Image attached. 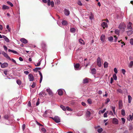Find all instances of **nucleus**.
Segmentation results:
<instances>
[{
    "instance_id": "obj_43",
    "label": "nucleus",
    "mask_w": 133,
    "mask_h": 133,
    "mask_svg": "<svg viewBox=\"0 0 133 133\" xmlns=\"http://www.w3.org/2000/svg\"><path fill=\"white\" fill-rule=\"evenodd\" d=\"M6 3L10 5L11 7H12L14 6L13 4L9 1H7Z\"/></svg>"
},
{
    "instance_id": "obj_19",
    "label": "nucleus",
    "mask_w": 133,
    "mask_h": 133,
    "mask_svg": "<svg viewBox=\"0 0 133 133\" xmlns=\"http://www.w3.org/2000/svg\"><path fill=\"white\" fill-rule=\"evenodd\" d=\"M38 72H39V74L40 76V78L39 82H40V83H41V82H42V80L43 76H42V73H41V71H38Z\"/></svg>"
},
{
    "instance_id": "obj_5",
    "label": "nucleus",
    "mask_w": 133,
    "mask_h": 133,
    "mask_svg": "<svg viewBox=\"0 0 133 133\" xmlns=\"http://www.w3.org/2000/svg\"><path fill=\"white\" fill-rule=\"evenodd\" d=\"M54 120L56 123H58L60 122V119L57 116H55L54 117Z\"/></svg>"
},
{
    "instance_id": "obj_34",
    "label": "nucleus",
    "mask_w": 133,
    "mask_h": 133,
    "mask_svg": "<svg viewBox=\"0 0 133 133\" xmlns=\"http://www.w3.org/2000/svg\"><path fill=\"white\" fill-rule=\"evenodd\" d=\"M80 66L79 64L77 63L74 65V67L76 69H78Z\"/></svg>"
},
{
    "instance_id": "obj_16",
    "label": "nucleus",
    "mask_w": 133,
    "mask_h": 133,
    "mask_svg": "<svg viewBox=\"0 0 133 133\" xmlns=\"http://www.w3.org/2000/svg\"><path fill=\"white\" fill-rule=\"evenodd\" d=\"M20 41L26 44L27 43V40L24 38H22L21 39Z\"/></svg>"
},
{
    "instance_id": "obj_56",
    "label": "nucleus",
    "mask_w": 133,
    "mask_h": 133,
    "mask_svg": "<svg viewBox=\"0 0 133 133\" xmlns=\"http://www.w3.org/2000/svg\"><path fill=\"white\" fill-rule=\"evenodd\" d=\"M36 84L35 82H33L32 84V85L31 86V87L32 88H34Z\"/></svg>"
},
{
    "instance_id": "obj_44",
    "label": "nucleus",
    "mask_w": 133,
    "mask_h": 133,
    "mask_svg": "<svg viewBox=\"0 0 133 133\" xmlns=\"http://www.w3.org/2000/svg\"><path fill=\"white\" fill-rule=\"evenodd\" d=\"M111 108L113 110L114 114H115V107L111 106Z\"/></svg>"
},
{
    "instance_id": "obj_57",
    "label": "nucleus",
    "mask_w": 133,
    "mask_h": 133,
    "mask_svg": "<svg viewBox=\"0 0 133 133\" xmlns=\"http://www.w3.org/2000/svg\"><path fill=\"white\" fill-rule=\"evenodd\" d=\"M55 2L58 4H59L60 3V0H55Z\"/></svg>"
},
{
    "instance_id": "obj_6",
    "label": "nucleus",
    "mask_w": 133,
    "mask_h": 133,
    "mask_svg": "<svg viewBox=\"0 0 133 133\" xmlns=\"http://www.w3.org/2000/svg\"><path fill=\"white\" fill-rule=\"evenodd\" d=\"M95 128L97 130L98 132L99 133L103 131V129L102 128L100 127L99 125H97V126L95 127Z\"/></svg>"
},
{
    "instance_id": "obj_25",
    "label": "nucleus",
    "mask_w": 133,
    "mask_h": 133,
    "mask_svg": "<svg viewBox=\"0 0 133 133\" xmlns=\"http://www.w3.org/2000/svg\"><path fill=\"white\" fill-rule=\"evenodd\" d=\"M79 43L82 44L84 45L85 44L84 41L81 39H80L79 40Z\"/></svg>"
},
{
    "instance_id": "obj_26",
    "label": "nucleus",
    "mask_w": 133,
    "mask_h": 133,
    "mask_svg": "<svg viewBox=\"0 0 133 133\" xmlns=\"http://www.w3.org/2000/svg\"><path fill=\"white\" fill-rule=\"evenodd\" d=\"M2 8L3 9H9V7L6 5H3L2 6Z\"/></svg>"
},
{
    "instance_id": "obj_33",
    "label": "nucleus",
    "mask_w": 133,
    "mask_h": 133,
    "mask_svg": "<svg viewBox=\"0 0 133 133\" xmlns=\"http://www.w3.org/2000/svg\"><path fill=\"white\" fill-rule=\"evenodd\" d=\"M106 109L105 108L103 110H100L99 111V114H101V113H103L105 111Z\"/></svg>"
},
{
    "instance_id": "obj_39",
    "label": "nucleus",
    "mask_w": 133,
    "mask_h": 133,
    "mask_svg": "<svg viewBox=\"0 0 133 133\" xmlns=\"http://www.w3.org/2000/svg\"><path fill=\"white\" fill-rule=\"evenodd\" d=\"M113 77L114 79L116 80L117 79V77L116 74H114L113 75Z\"/></svg>"
},
{
    "instance_id": "obj_42",
    "label": "nucleus",
    "mask_w": 133,
    "mask_h": 133,
    "mask_svg": "<svg viewBox=\"0 0 133 133\" xmlns=\"http://www.w3.org/2000/svg\"><path fill=\"white\" fill-rule=\"evenodd\" d=\"M60 107L63 110L65 111L66 110V108L63 105H61L60 106Z\"/></svg>"
},
{
    "instance_id": "obj_38",
    "label": "nucleus",
    "mask_w": 133,
    "mask_h": 133,
    "mask_svg": "<svg viewBox=\"0 0 133 133\" xmlns=\"http://www.w3.org/2000/svg\"><path fill=\"white\" fill-rule=\"evenodd\" d=\"M121 114L122 115L124 116L125 115V112L124 110L122 109L121 110Z\"/></svg>"
},
{
    "instance_id": "obj_52",
    "label": "nucleus",
    "mask_w": 133,
    "mask_h": 133,
    "mask_svg": "<svg viewBox=\"0 0 133 133\" xmlns=\"http://www.w3.org/2000/svg\"><path fill=\"white\" fill-rule=\"evenodd\" d=\"M41 61H40L37 64H35V65L36 66H39L41 64Z\"/></svg>"
},
{
    "instance_id": "obj_63",
    "label": "nucleus",
    "mask_w": 133,
    "mask_h": 133,
    "mask_svg": "<svg viewBox=\"0 0 133 133\" xmlns=\"http://www.w3.org/2000/svg\"><path fill=\"white\" fill-rule=\"evenodd\" d=\"M24 73L26 75H28L29 73V72L27 71H24Z\"/></svg>"
},
{
    "instance_id": "obj_45",
    "label": "nucleus",
    "mask_w": 133,
    "mask_h": 133,
    "mask_svg": "<svg viewBox=\"0 0 133 133\" xmlns=\"http://www.w3.org/2000/svg\"><path fill=\"white\" fill-rule=\"evenodd\" d=\"M87 102L89 104H91L92 103V101L91 99L89 98L88 99Z\"/></svg>"
},
{
    "instance_id": "obj_58",
    "label": "nucleus",
    "mask_w": 133,
    "mask_h": 133,
    "mask_svg": "<svg viewBox=\"0 0 133 133\" xmlns=\"http://www.w3.org/2000/svg\"><path fill=\"white\" fill-rule=\"evenodd\" d=\"M114 71L115 73H116V74L117 73V70L116 68H114Z\"/></svg>"
},
{
    "instance_id": "obj_2",
    "label": "nucleus",
    "mask_w": 133,
    "mask_h": 133,
    "mask_svg": "<svg viewBox=\"0 0 133 133\" xmlns=\"http://www.w3.org/2000/svg\"><path fill=\"white\" fill-rule=\"evenodd\" d=\"M126 27V26L125 24L123 23L120 24L118 26V28L123 32H124L125 31Z\"/></svg>"
},
{
    "instance_id": "obj_60",
    "label": "nucleus",
    "mask_w": 133,
    "mask_h": 133,
    "mask_svg": "<svg viewBox=\"0 0 133 133\" xmlns=\"http://www.w3.org/2000/svg\"><path fill=\"white\" fill-rule=\"evenodd\" d=\"M113 81V79L112 77H111L110 79V83L111 84L112 83Z\"/></svg>"
},
{
    "instance_id": "obj_11",
    "label": "nucleus",
    "mask_w": 133,
    "mask_h": 133,
    "mask_svg": "<svg viewBox=\"0 0 133 133\" xmlns=\"http://www.w3.org/2000/svg\"><path fill=\"white\" fill-rule=\"evenodd\" d=\"M101 26L104 29L105 28V27L107 28L108 26L107 23L105 22H103L102 23Z\"/></svg>"
},
{
    "instance_id": "obj_32",
    "label": "nucleus",
    "mask_w": 133,
    "mask_h": 133,
    "mask_svg": "<svg viewBox=\"0 0 133 133\" xmlns=\"http://www.w3.org/2000/svg\"><path fill=\"white\" fill-rule=\"evenodd\" d=\"M62 24L64 25H66L68 24V23L67 21L65 20H64L62 22Z\"/></svg>"
},
{
    "instance_id": "obj_54",
    "label": "nucleus",
    "mask_w": 133,
    "mask_h": 133,
    "mask_svg": "<svg viewBox=\"0 0 133 133\" xmlns=\"http://www.w3.org/2000/svg\"><path fill=\"white\" fill-rule=\"evenodd\" d=\"M121 119L122 122V123L123 124H124L125 122V119L124 118H121Z\"/></svg>"
},
{
    "instance_id": "obj_24",
    "label": "nucleus",
    "mask_w": 133,
    "mask_h": 133,
    "mask_svg": "<svg viewBox=\"0 0 133 133\" xmlns=\"http://www.w3.org/2000/svg\"><path fill=\"white\" fill-rule=\"evenodd\" d=\"M3 38L5 39V41L7 42H9V41L8 38L6 36L3 35Z\"/></svg>"
},
{
    "instance_id": "obj_41",
    "label": "nucleus",
    "mask_w": 133,
    "mask_h": 133,
    "mask_svg": "<svg viewBox=\"0 0 133 133\" xmlns=\"http://www.w3.org/2000/svg\"><path fill=\"white\" fill-rule=\"evenodd\" d=\"M108 39L109 41H111L113 40V38L112 36H110L108 38Z\"/></svg>"
},
{
    "instance_id": "obj_22",
    "label": "nucleus",
    "mask_w": 133,
    "mask_h": 133,
    "mask_svg": "<svg viewBox=\"0 0 133 133\" xmlns=\"http://www.w3.org/2000/svg\"><path fill=\"white\" fill-rule=\"evenodd\" d=\"M96 69H95L94 68L91 69V72L92 74H95L96 72Z\"/></svg>"
},
{
    "instance_id": "obj_53",
    "label": "nucleus",
    "mask_w": 133,
    "mask_h": 133,
    "mask_svg": "<svg viewBox=\"0 0 133 133\" xmlns=\"http://www.w3.org/2000/svg\"><path fill=\"white\" fill-rule=\"evenodd\" d=\"M77 3L79 5L81 6L82 5V4L81 1H78Z\"/></svg>"
},
{
    "instance_id": "obj_64",
    "label": "nucleus",
    "mask_w": 133,
    "mask_h": 133,
    "mask_svg": "<svg viewBox=\"0 0 133 133\" xmlns=\"http://www.w3.org/2000/svg\"><path fill=\"white\" fill-rule=\"evenodd\" d=\"M28 105L29 106H30L31 105V103L30 101H29L28 102Z\"/></svg>"
},
{
    "instance_id": "obj_30",
    "label": "nucleus",
    "mask_w": 133,
    "mask_h": 133,
    "mask_svg": "<svg viewBox=\"0 0 133 133\" xmlns=\"http://www.w3.org/2000/svg\"><path fill=\"white\" fill-rule=\"evenodd\" d=\"M108 63L107 62H105L104 64V66L105 68H107L108 67Z\"/></svg>"
},
{
    "instance_id": "obj_12",
    "label": "nucleus",
    "mask_w": 133,
    "mask_h": 133,
    "mask_svg": "<svg viewBox=\"0 0 133 133\" xmlns=\"http://www.w3.org/2000/svg\"><path fill=\"white\" fill-rule=\"evenodd\" d=\"M8 64L6 63H4L1 65V67L2 68H4L8 66Z\"/></svg>"
},
{
    "instance_id": "obj_10",
    "label": "nucleus",
    "mask_w": 133,
    "mask_h": 133,
    "mask_svg": "<svg viewBox=\"0 0 133 133\" xmlns=\"http://www.w3.org/2000/svg\"><path fill=\"white\" fill-rule=\"evenodd\" d=\"M112 122L114 124H118V121L116 118H114L112 119Z\"/></svg>"
},
{
    "instance_id": "obj_13",
    "label": "nucleus",
    "mask_w": 133,
    "mask_h": 133,
    "mask_svg": "<svg viewBox=\"0 0 133 133\" xmlns=\"http://www.w3.org/2000/svg\"><path fill=\"white\" fill-rule=\"evenodd\" d=\"M127 34L128 36H130L133 33V30H130L127 31Z\"/></svg>"
},
{
    "instance_id": "obj_49",
    "label": "nucleus",
    "mask_w": 133,
    "mask_h": 133,
    "mask_svg": "<svg viewBox=\"0 0 133 133\" xmlns=\"http://www.w3.org/2000/svg\"><path fill=\"white\" fill-rule=\"evenodd\" d=\"M90 62H89V61H87V63H86L85 66L87 67L88 65L90 64Z\"/></svg>"
},
{
    "instance_id": "obj_40",
    "label": "nucleus",
    "mask_w": 133,
    "mask_h": 133,
    "mask_svg": "<svg viewBox=\"0 0 133 133\" xmlns=\"http://www.w3.org/2000/svg\"><path fill=\"white\" fill-rule=\"evenodd\" d=\"M48 131L49 133H55L54 132L53 130L52 129H49L48 130Z\"/></svg>"
},
{
    "instance_id": "obj_27",
    "label": "nucleus",
    "mask_w": 133,
    "mask_h": 133,
    "mask_svg": "<svg viewBox=\"0 0 133 133\" xmlns=\"http://www.w3.org/2000/svg\"><path fill=\"white\" fill-rule=\"evenodd\" d=\"M91 114V112L89 111H88L86 112V116L87 117H89Z\"/></svg>"
},
{
    "instance_id": "obj_29",
    "label": "nucleus",
    "mask_w": 133,
    "mask_h": 133,
    "mask_svg": "<svg viewBox=\"0 0 133 133\" xmlns=\"http://www.w3.org/2000/svg\"><path fill=\"white\" fill-rule=\"evenodd\" d=\"M70 30L71 32L74 33L75 32L76 29L75 28H70Z\"/></svg>"
},
{
    "instance_id": "obj_23",
    "label": "nucleus",
    "mask_w": 133,
    "mask_h": 133,
    "mask_svg": "<svg viewBox=\"0 0 133 133\" xmlns=\"http://www.w3.org/2000/svg\"><path fill=\"white\" fill-rule=\"evenodd\" d=\"M58 95H62L63 94V91L61 89H59L58 90Z\"/></svg>"
},
{
    "instance_id": "obj_62",
    "label": "nucleus",
    "mask_w": 133,
    "mask_h": 133,
    "mask_svg": "<svg viewBox=\"0 0 133 133\" xmlns=\"http://www.w3.org/2000/svg\"><path fill=\"white\" fill-rule=\"evenodd\" d=\"M110 101V99L108 98L107 99V101L105 102L106 104H107Z\"/></svg>"
},
{
    "instance_id": "obj_35",
    "label": "nucleus",
    "mask_w": 133,
    "mask_h": 133,
    "mask_svg": "<svg viewBox=\"0 0 133 133\" xmlns=\"http://www.w3.org/2000/svg\"><path fill=\"white\" fill-rule=\"evenodd\" d=\"M41 69V68H36L33 69V71L35 72H37L38 70Z\"/></svg>"
},
{
    "instance_id": "obj_48",
    "label": "nucleus",
    "mask_w": 133,
    "mask_h": 133,
    "mask_svg": "<svg viewBox=\"0 0 133 133\" xmlns=\"http://www.w3.org/2000/svg\"><path fill=\"white\" fill-rule=\"evenodd\" d=\"M45 95L46 94H45V92L44 91H42L41 92H40L39 94V95Z\"/></svg>"
},
{
    "instance_id": "obj_61",
    "label": "nucleus",
    "mask_w": 133,
    "mask_h": 133,
    "mask_svg": "<svg viewBox=\"0 0 133 133\" xmlns=\"http://www.w3.org/2000/svg\"><path fill=\"white\" fill-rule=\"evenodd\" d=\"M3 47L4 48V49L5 51H7L8 50V48L5 45H4L3 46Z\"/></svg>"
},
{
    "instance_id": "obj_59",
    "label": "nucleus",
    "mask_w": 133,
    "mask_h": 133,
    "mask_svg": "<svg viewBox=\"0 0 133 133\" xmlns=\"http://www.w3.org/2000/svg\"><path fill=\"white\" fill-rule=\"evenodd\" d=\"M82 104L83 106H85L86 105V103L83 102H82Z\"/></svg>"
},
{
    "instance_id": "obj_15",
    "label": "nucleus",
    "mask_w": 133,
    "mask_h": 133,
    "mask_svg": "<svg viewBox=\"0 0 133 133\" xmlns=\"http://www.w3.org/2000/svg\"><path fill=\"white\" fill-rule=\"evenodd\" d=\"M3 54L4 55V56L5 57H6V58L8 59H10V60H11L10 58L8 56V55L5 52H4L3 53Z\"/></svg>"
},
{
    "instance_id": "obj_46",
    "label": "nucleus",
    "mask_w": 133,
    "mask_h": 133,
    "mask_svg": "<svg viewBox=\"0 0 133 133\" xmlns=\"http://www.w3.org/2000/svg\"><path fill=\"white\" fill-rule=\"evenodd\" d=\"M4 117L6 119H8L9 117L8 115H5L4 116Z\"/></svg>"
},
{
    "instance_id": "obj_7",
    "label": "nucleus",
    "mask_w": 133,
    "mask_h": 133,
    "mask_svg": "<svg viewBox=\"0 0 133 133\" xmlns=\"http://www.w3.org/2000/svg\"><path fill=\"white\" fill-rule=\"evenodd\" d=\"M30 81H33L34 80V77L33 75L31 74H29L28 75Z\"/></svg>"
},
{
    "instance_id": "obj_3",
    "label": "nucleus",
    "mask_w": 133,
    "mask_h": 133,
    "mask_svg": "<svg viewBox=\"0 0 133 133\" xmlns=\"http://www.w3.org/2000/svg\"><path fill=\"white\" fill-rule=\"evenodd\" d=\"M97 64L99 67H101L102 66V62L101 58L99 57H98L97 60Z\"/></svg>"
},
{
    "instance_id": "obj_14",
    "label": "nucleus",
    "mask_w": 133,
    "mask_h": 133,
    "mask_svg": "<svg viewBox=\"0 0 133 133\" xmlns=\"http://www.w3.org/2000/svg\"><path fill=\"white\" fill-rule=\"evenodd\" d=\"M64 13L66 15L68 16L70 14V12L68 10L65 9L64 10Z\"/></svg>"
},
{
    "instance_id": "obj_8",
    "label": "nucleus",
    "mask_w": 133,
    "mask_h": 133,
    "mask_svg": "<svg viewBox=\"0 0 133 133\" xmlns=\"http://www.w3.org/2000/svg\"><path fill=\"white\" fill-rule=\"evenodd\" d=\"M132 23L129 22L127 25V29L128 30H132V28L131 27Z\"/></svg>"
},
{
    "instance_id": "obj_28",
    "label": "nucleus",
    "mask_w": 133,
    "mask_h": 133,
    "mask_svg": "<svg viewBox=\"0 0 133 133\" xmlns=\"http://www.w3.org/2000/svg\"><path fill=\"white\" fill-rule=\"evenodd\" d=\"M128 102L129 103H130L131 102L132 100V97L130 95L128 96Z\"/></svg>"
},
{
    "instance_id": "obj_20",
    "label": "nucleus",
    "mask_w": 133,
    "mask_h": 133,
    "mask_svg": "<svg viewBox=\"0 0 133 133\" xmlns=\"http://www.w3.org/2000/svg\"><path fill=\"white\" fill-rule=\"evenodd\" d=\"M89 79L87 78H85L83 80V83L84 84L88 83L89 82Z\"/></svg>"
},
{
    "instance_id": "obj_17",
    "label": "nucleus",
    "mask_w": 133,
    "mask_h": 133,
    "mask_svg": "<svg viewBox=\"0 0 133 133\" xmlns=\"http://www.w3.org/2000/svg\"><path fill=\"white\" fill-rule=\"evenodd\" d=\"M127 119L129 121L132 120L133 119V113H132V115H130L128 117Z\"/></svg>"
},
{
    "instance_id": "obj_4",
    "label": "nucleus",
    "mask_w": 133,
    "mask_h": 133,
    "mask_svg": "<svg viewBox=\"0 0 133 133\" xmlns=\"http://www.w3.org/2000/svg\"><path fill=\"white\" fill-rule=\"evenodd\" d=\"M40 125V126L39 127V129H40L42 133H48L46 132V129L44 128L42 126H43V125Z\"/></svg>"
},
{
    "instance_id": "obj_9",
    "label": "nucleus",
    "mask_w": 133,
    "mask_h": 133,
    "mask_svg": "<svg viewBox=\"0 0 133 133\" xmlns=\"http://www.w3.org/2000/svg\"><path fill=\"white\" fill-rule=\"evenodd\" d=\"M119 109H122L123 107L122 102V100H120L118 103Z\"/></svg>"
},
{
    "instance_id": "obj_50",
    "label": "nucleus",
    "mask_w": 133,
    "mask_h": 133,
    "mask_svg": "<svg viewBox=\"0 0 133 133\" xmlns=\"http://www.w3.org/2000/svg\"><path fill=\"white\" fill-rule=\"evenodd\" d=\"M130 43L131 45H133V39L132 38H131L130 39Z\"/></svg>"
},
{
    "instance_id": "obj_18",
    "label": "nucleus",
    "mask_w": 133,
    "mask_h": 133,
    "mask_svg": "<svg viewBox=\"0 0 133 133\" xmlns=\"http://www.w3.org/2000/svg\"><path fill=\"white\" fill-rule=\"evenodd\" d=\"M105 39V36L104 35H102L101 37V40L103 42H104Z\"/></svg>"
},
{
    "instance_id": "obj_21",
    "label": "nucleus",
    "mask_w": 133,
    "mask_h": 133,
    "mask_svg": "<svg viewBox=\"0 0 133 133\" xmlns=\"http://www.w3.org/2000/svg\"><path fill=\"white\" fill-rule=\"evenodd\" d=\"M46 90L49 95H52V91L49 89H47Z\"/></svg>"
},
{
    "instance_id": "obj_37",
    "label": "nucleus",
    "mask_w": 133,
    "mask_h": 133,
    "mask_svg": "<svg viewBox=\"0 0 133 133\" xmlns=\"http://www.w3.org/2000/svg\"><path fill=\"white\" fill-rule=\"evenodd\" d=\"M133 65V61H131L130 62L129 65V67L130 68H131Z\"/></svg>"
},
{
    "instance_id": "obj_47",
    "label": "nucleus",
    "mask_w": 133,
    "mask_h": 133,
    "mask_svg": "<svg viewBox=\"0 0 133 133\" xmlns=\"http://www.w3.org/2000/svg\"><path fill=\"white\" fill-rule=\"evenodd\" d=\"M16 82L19 85H20L21 84L22 82L19 79L17 80Z\"/></svg>"
},
{
    "instance_id": "obj_55",
    "label": "nucleus",
    "mask_w": 133,
    "mask_h": 133,
    "mask_svg": "<svg viewBox=\"0 0 133 133\" xmlns=\"http://www.w3.org/2000/svg\"><path fill=\"white\" fill-rule=\"evenodd\" d=\"M122 73H123V75H124L125 74V69H122Z\"/></svg>"
},
{
    "instance_id": "obj_36",
    "label": "nucleus",
    "mask_w": 133,
    "mask_h": 133,
    "mask_svg": "<svg viewBox=\"0 0 133 133\" xmlns=\"http://www.w3.org/2000/svg\"><path fill=\"white\" fill-rule=\"evenodd\" d=\"M41 46L42 48H45L46 47V45L44 42H42L41 44Z\"/></svg>"
},
{
    "instance_id": "obj_51",
    "label": "nucleus",
    "mask_w": 133,
    "mask_h": 133,
    "mask_svg": "<svg viewBox=\"0 0 133 133\" xmlns=\"http://www.w3.org/2000/svg\"><path fill=\"white\" fill-rule=\"evenodd\" d=\"M67 109V110L69 111H72V110L70 108L68 107H66V109Z\"/></svg>"
},
{
    "instance_id": "obj_1",
    "label": "nucleus",
    "mask_w": 133,
    "mask_h": 133,
    "mask_svg": "<svg viewBox=\"0 0 133 133\" xmlns=\"http://www.w3.org/2000/svg\"><path fill=\"white\" fill-rule=\"evenodd\" d=\"M42 2H43L45 3H46L47 2L48 5V6H50L51 5L52 7H53L54 6V3L53 1L51 2L50 0H48L47 1L46 0H42Z\"/></svg>"
},
{
    "instance_id": "obj_31",
    "label": "nucleus",
    "mask_w": 133,
    "mask_h": 133,
    "mask_svg": "<svg viewBox=\"0 0 133 133\" xmlns=\"http://www.w3.org/2000/svg\"><path fill=\"white\" fill-rule=\"evenodd\" d=\"M94 17V16L92 14L91 12L90 15L89 16L90 19L91 20Z\"/></svg>"
}]
</instances>
